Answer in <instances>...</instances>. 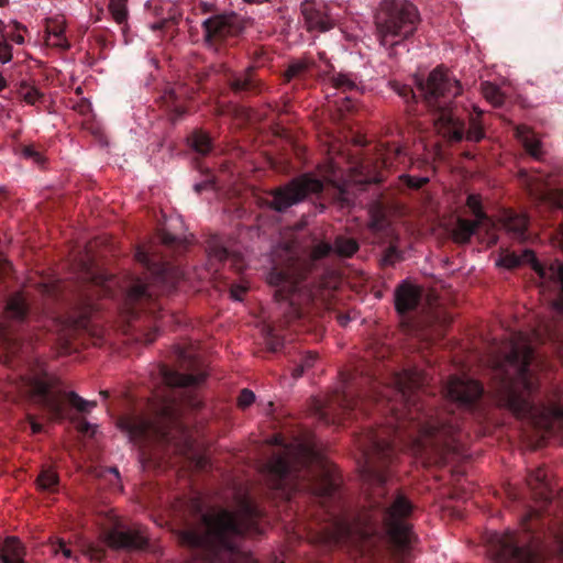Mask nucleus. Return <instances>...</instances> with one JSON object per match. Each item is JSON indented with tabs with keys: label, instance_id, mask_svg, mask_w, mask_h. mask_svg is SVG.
I'll return each mask as SVG.
<instances>
[{
	"label": "nucleus",
	"instance_id": "obj_1",
	"mask_svg": "<svg viewBox=\"0 0 563 563\" xmlns=\"http://www.w3.org/2000/svg\"><path fill=\"white\" fill-rule=\"evenodd\" d=\"M427 384V374L417 367L393 372L386 384L363 368H356L342 376L340 387L330 394L325 404H318L316 415L325 424L358 419L368 415L373 406L386 416L384 424L364 427L355 434L363 460L361 477L372 492L352 521L335 518L332 536L335 542H351L368 550L388 540L399 553L410 548L415 537L408 518L413 506L404 494L386 489L397 451H450L461 430L454 409L477 420L485 417L484 387L479 382L467 376H451L442 387L450 407L446 410H439L423 399Z\"/></svg>",
	"mask_w": 563,
	"mask_h": 563
},
{
	"label": "nucleus",
	"instance_id": "obj_2",
	"mask_svg": "<svg viewBox=\"0 0 563 563\" xmlns=\"http://www.w3.org/2000/svg\"><path fill=\"white\" fill-rule=\"evenodd\" d=\"M166 390L156 396L151 417L126 415L118 427L136 444H157L174 453L188 455L192 450L191 437L181 421L185 409H198L201 401L192 390L206 375L202 372L185 374L162 365L159 368Z\"/></svg>",
	"mask_w": 563,
	"mask_h": 563
},
{
	"label": "nucleus",
	"instance_id": "obj_3",
	"mask_svg": "<svg viewBox=\"0 0 563 563\" xmlns=\"http://www.w3.org/2000/svg\"><path fill=\"white\" fill-rule=\"evenodd\" d=\"M25 349L27 346L23 342L0 328V362L13 369L21 367L14 376H9L8 394L29 398L53 420L66 418V401L80 413H88L97 406V401L86 400L75 391L60 390L58 379L51 376L42 364L31 361Z\"/></svg>",
	"mask_w": 563,
	"mask_h": 563
},
{
	"label": "nucleus",
	"instance_id": "obj_4",
	"mask_svg": "<svg viewBox=\"0 0 563 563\" xmlns=\"http://www.w3.org/2000/svg\"><path fill=\"white\" fill-rule=\"evenodd\" d=\"M534 351L528 345H515L505 363L496 368L500 383L497 388L498 404L521 419L542 420L551 423L563 421V406L554 400L537 404L531 396L538 389V382L530 366Z\"/></svg>",
	"mask_w": 563,
	"mask_h": 563
},
{
	"label": "nucleus",
	"instance_id": "obj_5",
	"mask_svg": "<svg viewBox=\"0 0 563 563\" xmlns=\"http://www.w3.org/2000/svg\"><path fill=\"white\" fill-rule=\"evenodd\" d=\"M314 455L310 450L297 454L289 450L274 455L266 464L268 487L287 500L296 493H305L320 500L331 512L332 504L340 501V484L332 472L322 464L312 465Z\"/></svg>",
	"mask_w": 563,
	"mask_h": 563
},
{
	"label": "nucleus",
	"instance_id": "obj_6",
	"mask_svg": "<svg viewBox=\"0 0 563 563\" xmlns=\"http://www.w3.org/2000/svg\"><path fill=\"white\" fill-rule=\"evenodd\" d=\"M415 84L426 107L434 113V124L444 137L451 142L466 139L475 143L485 137L479 120L483 111L475 106L473 109L476 117L470 115V126L465 130V123L454 107V99L461 93V85L449 71L437 67L429 73L427 79L416 78Z\"/></svg>",
	"mask_w": 563,
	"mask_h": 563
},
{
	"label": "nucleus",
	"instance_id": "obj_7",
	"mask_svg": "<svg viewBox=\"0 0 563 563\" xmlns=\"http://www.w3.org/2000/svg\"><path fill=\"white\" fill-rule=\"evenodd\" d=\"M134 257L146 271V277L131 280L125 308L132 319H136L141 312H148L156 320L163 309L158 296L174 292L184 273L177 265L159 256L154 244L137 246Z\"/></svg>",
	"mask_w": 563,
	"mask_h": 563
},
{
	"label": "nucleus",
	"instance_id": "obj_8",
	"mask_svg": "<svg viewBox=\"0 0 563 563\" xmlns=\"http://www.w3.org/2000/svg\"><path fill=\"white\" fill-rule=\"evenodd\" d=\"M275 288L276 301L285 303V320L294 330L318 331L321 327V302L308 285L299 280L289 267L274 266L267 275Z\"/></svg>",
	"mask_w": 563,
	"mask_h": 563
},
{
	"label": "nucleus",
	"instance_id": "obj_9",
	"mask_svg": "<svg viewBox=\"0 0 563 563\" xmlns=\"http://www.w3.org/2000/svg\"><path fill=\"white\" fill-rule=\"evenodd\" d=\"M421 21L418 8L408 0H383L375 13L379 43L388 48L411 37Z\"/></svg>",
	"mask_w": 563,
	"mask_h": 563
},
{
	"label": "nucleus",
	"instance_id": "obj_10",
	"mask_svg": "<svg viewBox=\"0 0 563 563\" xmlns=\"http://www.w3.org/2000/svg\"><path fill=\"white\" fill-rule=\"evenodd\" d=\"M522 263L531 264L533 271L541 279L551 278L559 288L558 298L553 301L555 319L544 325L547 340L563 349V264L551 265L547 269L536 257L533 251L525 250L521 255L516 253H503L497 261V265L507 269H514Z\"/></svg>",
	"mask_w": 563,
	"mask_h": 563
},
{
	"label": "nucleus",
	"instance_id": "obj_11",
	"mask_svg": "<svg viewBox=\"0 0 563 563\" xmlns=\"http://www.w3.org/2000/svg\"><path fill=\"white\" fill-rule=\"evenodd\" d=\"M324 190V183L312 173H305L294 177L284 185L272 188L258 199L261 207L278 213L287 212L291 207L305 201L311 195H320Z\"/></svg>",
	"mask_w": 563,
	"mask_h": 563
},
{
	"label": "nucleus",
	"instance_id": "obj_12",
	"mask_svg": "<svg viewBox=\"0 0 563 563\" xmlns=\"http://www.w3.org/2000/svg\"><path fill=\"white\" fill-rule=\"evenodd\" d=\"M201 27L205 44L218 49L229 38L238 37L244 32L246 20L235 12H222L206 19Z\"/></svg>",
	"mask_w": 563,
	"mask_h": 563
},
{
	"label": "nucleus",
	"instance_id": "obj_13",
	"mask_svg": "<svg viewBox=\"0 0 563 563\" xmlns=\"http://www.w3.org/2000/svg\"><path fill=\"white\" fill-rule=\"evenodd\" d=\"M489 553L494 563H541V555L530 547H520L512 533L495 534Z\"/></svg>",
	"mask_w": 563,
	"mask_h": 563
},
{
	"label": "nucleus",
	"instance_id": "obj_14",
	"mask_svg": "<svg viewBox=\"0 0 563 563\" xmlns=\"http://www.w3.org/2000/svg\"><path fill=\"white\" fill-rule=\"evenodd\" d=\"M320 74L319 66L311 56H302L289 62L282 75L284 84H292V89L307 88Z\"/></svg>",
	"mask_w": 563,
	"mask_h": 563
},
{
	"label": "nucleus",
	"instance_id": "obj_15",
	"mask_svg": "<svg viewBox=\"0 0 563 563\" xmlns=\"http://www.w3.org/2000/svg\"><path fill=\"white\" fill-rule=\"evenodd\" d=\"M206 252L208 255L209 269L214 273L219 271V266L225 262H230L235 271H242L243 258L240 254L233 253L229 250L223 236L219 234H211L206 240Z\"/></svg>",
	"mask_w": 563,
	"mask_h": 563
},
{
	"label": "nucleus",
	"instance_id": "obj_16",
	"mask_svg": "<svg viewBox=\"0 0 563 563\" xmlns=\"http://www.w3.org/2000/svg\"><path fill=\"white\" fill-rule=\"evenodd\" d=\"M146 9L156 19L151 25V29L154 31H167L176 26L181 18L179 7L170 1H148Z\"/></svg>",
	"mask_w": 563,
	"mask_h": 563
},
{
	"label": "nucleus",
	"instance_id": "obj_17",
	"mask_svg": "<svg viewBox=\"0 0 563 563\" xmlns=\"http://www.w3.org/2000/svg\"><path fill=\"white\" fill-rule=\"evenodd\" d=\"M402 154V150L400 147H395L393 150V156L398 157ZM380 165L382 168L375 166L372 168L369 162L362 163L360 167L355 168L356 174L353 176V181L355 185H360V189H364L363 187L368 184H379L384 180L383 168H388L393 165L391 151L388 150L386 153L382 154Z\"/></svg>",
	"mask_w": 563,
	"mask_h": 563
},
{
	"label": "nucleus",
	"instance_id": "obj_18",
	"mask_svg": "<svg viewBox=\"0 0 563 563\" xmlns=\"http://www.w3.org/2000/svg\"><path fill=\"white\" fill-rule=\"evenodd\" d=\"M106 542L114 550H144L148 544V539L141 529L112 528L106 533Z\"/></svg>",
	"mask_w": 563,
	"mask_h": 563
},
{
	"label": "nucleus",
	"instance_id": "obj_19",
	"mask_svg": "<svg viewBox=\"0 0 563 563\" xmlns=\"http://www.w3.org/2000/svg\"><path fill=\"white\" fill-rule=\"evenodd\" d=\"M301 14L309 32H325L333 27L325 7L314 0H305L301 3Z\"/></svg>",
	"mask_w": 563,
	"mask_h": 563
},
{
	"label": "nucleus",
	"instance_id": "obj_20",
	"mask_svg": "<svg viewBox=\"0 0 563 563\" xmlns=\"http://www.w3.org/2000/svg\"><path fill=\"white\" fill-rule=\"evenodd\" d=\"M422 299V290L409 283L400 284L395 290V308L396 311L405 316L416 310Z\"/></svg>",
	"mask_w": 563,
	"mask_h": 563
},
{
	"label": "nucleus",
	"instance_id": "obj_21",
	"mask_svg": "<svg viewBox=\"0 0 563 563\" xmlns=\"http://www.w3.org/2000/svg\"><path fill=\"white\" fill-rule=\"evenodd\" d=\"M228 85L235 93H258L262 91V81L255 76L254 66L243 71L231 73L228 77Z\"/></svg>",
	"mask_w": 563,
	"mask_h": 563
},
{
	"label": "nucleus",
	"instance_id": "obj_22",
	"mask_svg": "<svg viewBox=\"0 0 563 563\" xmlns=\"http://www.w3.org/2000/svg\"><path fill=\"white\" fill-rule=\"evenodd\" d=\"M368 228L376 238L394 235L395 231L387 217V207L383 201H373L368 207Z\"/></svg>",
	"mask_w": 563,
	"mask_h": 563
},
{
	"label": "nucleus",
	"instance_id": "obj_23",
	"mask_svg": "<svg viewBox=\"0 0 563 563\" xmlns=\"http://www.w3.org/2000/svg\"><path fill=\"white\" fill-rule=\"evenodd\" d=\"M501 222L511 239L519 242L528 240L529 219L526 214H520L512 210H506L501 217Z\"/></svg>",
	"mask_w": 563,
	"mask_h": 563
},
{
	"label": "nucleus",
	"instance_id": "obj_24",
	"mask_svg": "<svg viewBox=\"0 0 563 563\" xmlns=\"http://www.w3.org/2000/svg\"><path fill=\"white\" fill-rule=\"evenodd\" d=\"M515 136L531 158L540 162L543 161V144L529 126L523 124L517 125L515 129Z\"/></svg>",
	"mask_w": 563,
	"mask_h": 563
},
{
	"label": "nucleus",
	"instance_id": "obj_25",
	"mask_svg": "<svg viewBox=\"0 0 563 563\" xmlns=\"http://www.w3.org/2000/svg\"><path fill=\"white\" fill-rule=\"evenodd\" d=\"M96 311V305L90 300H84L66 319V323L74 330H88L90 318Z\"/></svg>",
	"mask_w": 563,
	"mask_h": 563
},
{
	"label": "nucleus",
	"instance_id": "obj_26",
	"mask_svg": "<svg viewBox=\"0 0 563 563\" xmlns=\"http://www.w3.org/2000/svg\"><path fill=\"white\" fill-rule=\"evenodd\" d=\"M527 484L533 492L534 496L545 504L552 500V489L548 482L545 470L539 467L532 471L527 477Z\"/></svg>",
	"mask_w": 563,
	"mask_h": 563
},
{
	"label": "nucleus",
	"instance_id": "obj_27",
	"mask_svg": "<svg viewBox=\"0 0 563 563\" xmlns=\"http://www.w3.org/2000/svg\"><path fill=\"white\" fill-rule=\"evenodd\" d=\"M187 90L184 87L176 86L169 87L163 95V101L166 108L170 111L173 120L180 118L186 112L185 99Z\"/></svg>",
	"mask_w": 563,
	"mask_h": 563
},
{
	"label": "nucleus",
	"instance_id": "obj_28",
	"mask_svg": "<svg viewBox=\"0 0 563 563\" xmlns=\"http://www.w3.org/2000/svg\"><path fill=\"white\" fill-rule=\"evenodd\" d=\"M377 239L379 244L388 243L380 257L383 267L394 266L396 263L404 261V252L398 249L399 236L395 232L394 235Z\"/></svg>",
	"mask_w": 563,
	"mask_h": 563
},
{
	"label": "nucleus",
	"instance_id": "obj_29",
	"mask_svg": "<svg viewBox=\"0 0 563 563\" xmlns=\"http://www.w3.org/2000/svg\"><path fill=\"white\" fill-rule=\"evenodd\" d=\"M24 548L14 537H8L0 547V561L2 563H24Z\"/></svg>",
	"mask_w": 563,
	"mask_h": 563
},
{
	"label": "nucleus",
	"instance_id": "obj_30",
	"mask_svg": "<svg viewBox=\"0 0 563 563\" xmlns=\"http://www.w3.org/2000/svg\"><path fill=\"white\" fill-rule=\"evenodd\" d=\"M482 223L476 220L457 218L452 229L454 242L460 244L468 243Z\"/></svg>",
	"mask_w": 563,
	"mask_h": 563
},
{
	"label": "nucleus",
	"instance_id": "obj_31",
	"mask_svg": "<svg viewBox=\"0 0 563 563\" xmlns=\"http://www.w3.org/2000/svg\"><path fill=\"white\" fill-rule=\"evenodd\" d=\"M5 314L14 321H24L29 314V305L21 294L12 295L5 305Z\"/></svg>",
	"mask_w": 563,
	"mask_h": 563
},
{
	"label": "nucleus",
	"instance_id": "obj_32",
	"mask_svg": "<svg viewBox=\"0 0 563 563\" xmlns=\"http://www.w3.org/2000/svg\"><path fill=\"white\" fill-rule=\"evenodd\" d=\"M536 183H537V189L540 190L541 195L544 197V198H551L552 196H556L554 197V205L560 208V209H563V191H560V192H555V188H553V183L550 178L549 175H539L536 177Z\"/></svg>",
	"mask_w": 563,
	"mask_h": 563
},
{
	"label": "nucleus",
	"instance_id": "obj_33",
	"mask_svg": "<svg viewBox=\"0 0 563 563\" xmlns=\"http://www.w3.org/2000/svg\"><path fill=\"white\" fill-rule=\"evenodd\" d=\"M333 202L339 205L341 208H350L353 206L355 200L354 188L350 184L334 185L332 188Z\"/></svg>",
	"mask_w": 563,
	"mask_h": 563
},
{
	"label": "nucleus",
	"instance_id": "obj_34",
	"mask_svg": "<svg viewBox=\"0 0 563 563\" xmlns=\"http://www.w3.org/2000/svg\"><path fill=\"white\" fill-rule=\"evenodd\" d=\"M331 81L334 88L342 92H360L361 86L357 81V77L353 74L339 73L331 77Z\"/></svg>",
	"mask_w": 563,
	"mask_h": 563
},
{
	"label": "nucleus",
	"instance_id": "obj_35",
	"mask_svg": "<svg viewBox=\"0 0 563 563\" xmlns=\"http://www.w3.org/2000/svg\"><path fill=\"white\" fill-rule=\"evenodd\" d=\"M333 252L340 257H352L360 249L358 242L353 238L339 235L334 240Z\"/></svg>",
	"mask_w": 563,
	"mask_h": 563
},
{
	"label": "nucleus",
	"instance_id": "obj_36",
	"mask_svg": "<svg viewBox=\"0 0 563 563\" xmlns=\"http://www.w3.org/2000/svg\"><path fill=\"white\" fill-rule=\"evenodd\" d=\"M109 4V11L113 18V20L121 25V29L123 32L128 29V18L129 12L126 8V1L128 0H108Z\"/></svg>",
	"mask_w": 563,
	"mask_h": 563
},
{
	"label": "nucleus",
	"instance_id": "obj_37",
	"mask_svg": "<svg viewBox=\"0 0 563 563\" xmlns=\"http://www.w3.org/2000/svg\"><path fill=\"white\" fill-rule=\"evenodd\" d=\"M191 147L200 155H207L212 148L210 136L202 131H195L190 136Z\"/></svg>",
	"mask_w": 563,
	"mask_h": 563
},
{
	"label": "nucleus",
	"instance_id": "obj_38",
	"mask_svg": "<svg viewBox=\"0 0 563 563\" xmlns=\"http://www.w3.org/2000/svg\"><path fill=\"white\" fill-rule=\"evenodd\" d=\"M58 483V475L52 468H44L37 477V484L40 489L45 492H56Z\"/></svg>",
	"mask_w": 563,
	"mask_h": 563
},
{
	"label": "nucleus",
	"instance_id": "obj_39",
	"mask_svg": "<svg viewBox=\"0 0 563 563\" xmlns=\"http://www.w3.org/2000/svg\"><path fill=\"white\" fill-rule=\"evenodd\" d=\"M390 86L393 90L401 97L408 106V112L413 110V106L417 103V95L410 86L402 85L398 81H391Z\"/></svg>",
	"mask_w": 563,
	"mask_h": 563
},
{
	"label": "nucleus",
	"instance_id": "obj_40",
	"mask_svg": "<svg viewBox=\"0 0 563 563\" xmlns=\"http://www.w3.org/2000/svg\"><path fill=\"white\" fill-rule=\"evenodd\" d=\"M157 240L162 245L177 252H183L187 249V242L185 240H181L178 236L164 230L158 232Z\"/></svg>",
	"mask_w": 563,
	"mask_h": 563
},
{
	"label": "nucleus",
	"instance_id": "obj_41",
	"mask_svg": "<svg viewBox=\"0 0 563 563\" xmlns=\"http://www.w3.org/2000/svg\"><path fill=\"white\" fill-rule=\"evenodd\" d=\"M482 93L484 98L490 102L494 107H499L504 103V95L499 87L492 82L482 84Z\"/></svg>",
	"mask_w": 563,
	"mask_h": 563
},
{
	"label": "nucleus",
	"instance_id": "obj_42",
	"mask_svg": "<svg viewBox=\"0 0 563 563\" xmlns=\"http://www.w3.org/2000/svg\"><path fill=\"white\" fill-rule=\"evenodd\" d=\"M466 206L471 210L472 214L475 217L476 221L484 223L486 220H488L485 211L483 210L481 197L478 195H468L466 199Z\"/></svg>",
	"mask_w": 563,
	"mask_h": 563
},
{
	"label": "nucleus",
	"instance_id": "obj_43",
	"mask_svg": "<svg viewBox=\"0 0 563 563\" xmlns=\"http://www.w3.org/2000/svg\"><path fill=\"white\" fill-rule=\"evenodd\" d=\"M12 59V47L7 41V25L0 20V63L5 64Z\"/></svg>",
	"mask_w": 563,
	"mask_h": 563
},
{
	"label": "nucleus",
	"instance_id": "obj_44",
	"mask_svg": "<svg viewBox=\"0 0 563 563\" xmlns=\"http://www.w3.org/2000/svg\"><path fill=\"white\" fill-rule=\"evenodd\" d=\"M19 96L29 104H35L44 97L37 88L30 86L26 82L21 84Z\"/></svg>",
	"mask_w": 563,
	"mask_h": 563
},
{
	"label": "nucleus",
	"instance_id": "obj_45",
	"mask_svg": "<svg viewBox=\"0 0 563 563\" xmlns=\"http://www.w3.org/2000/svg\"><path fill=\"white\" fill-rule=\"evenodd\" d=\"M428 183H429L428 177H416V176H410V175H406V174L399 176L400 189L417 190V189H420L421 187H423Z\"/></svg>",
	"mask_w": 563,
	"mask_h": 563
},
{
	"label": "nucleus",
	"instance_id": "obj_46",
	"mask_svg": "<svg viewBox=\"0 0 563 563\" xmlns=\"http://www.w3.org/2000/svg\"><path fill=\"white\" fill-rule=\"evenodd\" d=\"M331 253H333L332 244L321 241L312 245L310 250V258L312 262H317L328 257Z\"/></svg>",
	"mask_w": 563,
	"mask_h": 563
},
{
	"label": "nucleus",
	"instance_id": "obj_47",
	"mask_svg": "<svg viewBox=\"0 0 563 563\" xmlns=\"http://www.w3.org/2000/svg\"><path fill=\"white\" fill-rule=\"evenodd\" d=\"M7 25V41H12L19 45L24 43V36L21 31H25V27L16 21H11Z\"/></svg>",
	"mask_w": 563,
	"mask_h": 563
},
{
	"label": "nucleus",
	"instance_id": "obj_48",
	"mask_svg": "<svg viewBox=\"0 0 563 563\" xmlns=\"http://www.w3.org/2000/svg\"><path fill=\"white\" fill-rule=\"evenodd\" d=\"M541 516L540 510L530 508L521 519L523 530L528 533H532L536 529L533 521L539 520Z\"/></svg>",
	"mask_w": 563,
	"mask_h": 563
},
{
	"label": "nucleus",
	"instance_id": "obj_49",
	"mask_svg": "<svg viewBox=\"0 0 563 563\" xmlns=\"http://www.w3.org/2000/svg\"><path fill=\"white\" fill-rule=\"evenodd\" d=\"M266 345L269 351L277 352L284 345V339L274 332L273 329H269L266 334Z\"/></svg>",
	"mask_w": 563,
	"mask_h": 563
},
{
	"label": "nucleus",
	"instance_id": "obj_50",
	"mask_svg": "<svg viewBox=\"0 0 563 563\" xmlns=\"http://www.w3.org/2000/svg\"><path fill=\"white\" fill-rule=\"evenodd\" d=\"M249 55L251 59L253 60L254 69L256 67L264 66L266 63V51L261 46H254L252 49H250Z\"/></svg>",
	"mask_w": 563,
	"mask_h": 563
},
{
	"label": "nucleus",
	"instance_id": "obj_51",
	"mask_svg": "<svg viewBox=\"0 0 563 563\" xmlns=\"http://www.w3.org/2000/svg\"><path fill=\"white\" fill-rule=\"evenodd\" d=\"M255 401V395L252 390L244 388L240 391L238 397V406L241 409H246Z\"/></svg>",
	"mask_w": 563,
	"mask_h": 563
},
{
	"label": "nucleus",
	"instance_id": "obj_52",
	"mask_svg": "<svg viewBox=\"0 0 563 563\" xmlns=\"http://www.w3.org/2000/svg\"><path fill=\"white\" fill-rule=\"evenodd\" d=\"M65 29L66 26L64 21H59L57 19L49 21L46 27L49 37L65 35Z\"/></svg>",
	"mask_w": 563,
	"mask_h": 563
},
{
	"label": "nucleus",
	"instance_id": "obj_53",
	"mask_svg": "<svg viewBox=\"0 0 563 563\" xmlns=\"http://www.w3.org/2000/svg\"><path fill=\"white\" fill-rule=\"evenodd\" d=\"M22 155L25 158L32 159L37 164L43 163L42 154L34 147V145H25L22 147Z\"/></svg>",
	"mask_w": 563,
	"mask_h": 563
},
{
	"label": "nucleus",
	"instance_id": "obj_54",
	"mask_svg": "<svg viewBox=\"0 0 563 563\" xmlns=\"http://www.w3.org/2000/svg\"><path fill=\"white\" fill-rule=\"evenodd\" d=\"M317 357L318 355L316 353H312V352H307L305 355H302L299 360V364H301V366L305 368V369H308L310 367L313 366V364L316 363L317 361Z\"/></svg>",
	"mask_w": 563,
	"mask_h": 563
},
{
	"label": "nucleus",
	"instance_id": "obj_55",
	"mask_svg": "<svg viewBox=\"0 0 563 563\" xmlns=\"http://www.w3.org/2000/svg\"><path fill=\"white\" fill-rule=\"evenodd\" d=\"M48 40L51 41L53 46L59 47L62 49H68L70 47V44L65 35H59L55 37L48 36Z\"/></svg>",
	"mask_w": 563,
	"mask_h": 563
},
{
	"label": "nucleus",
	"instance_id": "obj_56",
	"mask_svg": "<svg viewBox=\"0 0 563 563\" xmlns=\"http://www.w3.org/2000/svg\"><path fill=\"white\" fill-rule=\"evenodd\" d=\"M77 429L82 434L92 435L95 433V426L89 423L86 419H80L78 421Z\"/></svg>",
	"mask_w": 563,
	"mask_h": 563
},
{
	"label": "nucleus",
	"instance_id": "obj_57",
	"mask_svg": "<svg viewBox=\"0 0 563 563\" xmlns=\"http://www.w3.org/2000/svg\"><path fill=\"white\" fill-rule=\"evenodd\" d=\"M247 291V287L243 285H232L230 292L231 297L235 300H242L243 295Z\"/></svg>",
	"mask_w": 563,
	"mask_h": 563
},
{
	"label": "nucleus",
	"instance_id": "obj_58",
	"mask_svg": "<svg viewBox=\"0 0 563 563\" xmlns=\"http://www.w3.org/2000/svg\"><path fill=\"white\" fill-rule=\"evenodd\" d=\"M27 420L33 434H37L43 431V426L35 420L34 416L27 415Z\"/></svg>",
	"mask_w": 563,
	"mask_h": 563
},
{
	"label": "nucleus",
	"instance_id": "obj_59",
	"mask_svg": "<svg viewBox=\"0 0 563 563\" xmlns=\"http://www.w3.org/2000/svg\"><path fill=\"white\" fill-rule=\"evenodd\" d=\"M213 185V180L212 179H208L206 181H202V183H198L194 186V189L197 194H200L202 190H205L206 188H208L209 186H212Z\"/></svg>",
	"mask_w": 563,
	"mask_h": 563
},
{
	"label": "nucleus",
	"instance_id": "obj_60",
	"mask_svg": "<svg viewBox=\"0 0 563 563\" xmlns=\"http://www.w3.org/2000/svg\"><path fill=\"white\" fill-rule=\"evenodd\" d=\"M336 320L341 327H346L347 323L351 321V318L346 313H338Z\"/></svg>",
	"mask_w": 563,
	"mask_h": 563
},
{
	"label": "nucleus",
	"instance_id": "obj_61",
	"mask_svg": "<svg viewBox=\"0 0 563 563\" xmlns=\"http://www.w3.org/2000/svg\"><path fill=\"white\" fill-rule=\"evenodd\" d=\"M305 368L301 366V364H296L295 367L292 368V376L294 378H299L302 376V374L305 373Z\"/></svg>",
	"mask_w": 563,
	"mask_h": 563
},
{
	"label": "nucleus",
	"instance_id": "obj_62",
	"mask_svg": "<svg viewBox=\"0 0 563 563\" xmlns=\"http://www.w3.org/2000/svg\"><path fill=\"white\" fill-rule=\"evenodd\" d=\"M305 368L301 366V364H296L295 367L292 368V376L294 378H299L302 376V374L305 373Z\"/></svg>",
	"mask_w": 563,
	"mask_h": 563
},
{
	"label": "nucleus",
	"instance_id": "obj_63",
	"mask_svg": "<svg viewBox=\"0 0 563 563\" xmlns=\"http://www.w3.org/2000/svg\"><path fill=\"white\" fill-rule=\"evenodd\" d=\"M156 333H157V327H154L147 334H146V339H145V342L146 343H152L154 342V340L156 339Z\"/></svg>",
	"mask_w": 563,
	"mask_h": 563
},
{
	"label": "nucleus",
	"instance_id": "obj_64",
	"mask_svg": "<svg viewBox=\"0 0 563 563\" xmlns=\"http://www.w3.org/2000/svg\"><path fill=\"white\" fill-rule=\"evenodd\" d=\"M201 10L203 13H209L214 10V5L208 2H203L201 3Z\"/></svg>",
	"mask_w": 563,
	"mask_h": 563
}]
</instances>
